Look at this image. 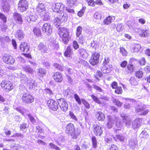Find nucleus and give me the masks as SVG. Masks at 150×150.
Returning a JSON list of instances; mask_svg holds the SVG:
<instances>
[{
	"label": "nucleus",
	"mask_w": 150,
	"mask_h": 150,
	"mask_svg": "<svg viewBox=\"0 0 150 150\" xmlns=\"http://www.w3.org/2000/svg\"><path fill=\"white\" fill-rule=\"evenodd\" d=\"M58 34L63 42L65 44H67L71 38L68 30L65 28H60Z\"/></svg>",
	"instance_id": "f257e3e1"
},
{
	"label": "nucleus",
	"mask_w": 150,
	"mask_h": 150,
	"mask_svg": "<svg viewBox=\"0 0 150 150\" xmlns=\"http://www.w3.org/2000/svg\"><path fill=\"white\" fill-rule=\"evenodd\" d=\"M66 133L71 136L73 139H76L80 134L79 130H77L75 132V129L74 125L71 123H69L67 126Z\"/></svg>",
	"instance_id": "f03ea898"
},
{
	"label": "nucleus",
	"mask_w": 150,
	"mask_h": 150,
	"mask_svg": "<svg viewBox=\"0 0 150 150\" xmlns=\"http://www.w3.org/2000/svg\"><path fill=\"white\" fill-rule=\"evenodd\" d=\"M68 16L67 14H58L54 18L53 21L55 25L59 26L62 23L67 21Z\"/></svg>",
	"instance_id": "7ed1b4c3"
},
{
	"label": "nucleus",
	"mask_w": 150,
	"mask_h": 150,
	"mask_svg": "<svg viewBox=\"0 0 150 150\" xmlns=\"http://www.w3.org/2000/svg\"><path fill=\"white\" fill-rule=\"evenodd\" d=\"M14 108L24 115L25 117H28L33 123L34 124L35 123V119L29 114L28 110L25 109L22 107H17L14 106Z\"/></svg>",
	"instance_id": "20e7f679"
},
{
	"label": "nucleus",
	"mask_w": 150,
	"mask_h": 150,
	"mask_svg": "<svg viewBox=\"0 0 150 150\" xmlns=\"http://www.w3.org/2000/svg\"><path fill=\"white\" fill-rule=\"evenodd\" d=\"M0 85L2 89L6 92L11 91L13 88L12 83L6 80L2 81L0 83Z\"/></svg>",
	"instance_id": "39448f33"
},
{
	"label": "nucleus",
	"mask_w": 150,
	"mask_h": 150,
	"mask_svg": "<svg viewBox=\"0 0 150 150\" xmlns=\"http://www.w3.org/2000/svg\"><path fill=\"white\" fill-rule=\"evenodd\" d=\"M28 8V2L25 0H20L18 4V9L21 12L26 11Z\"/></svg>",
	"instance_id": "423d86ee"
},
{
	"label": "nucleus",
	"mask_w": 150,
	"mask_h": 150,
	"mask_svg": "<svg viewBox=\"0 0 150 150\" xmlns=\"http://www.w3.org/2000/svg\"><path fill=\"white\" fill-rule=\"evenodd\" d=\"M100 56L98 52H95L93 54L89 61L90 64L93 66L97 65L98 63Z\"/></svg>",
	"instance_id": "0eeeda50"
},
{
	"label": "nucleus",
	"mask_w": 150,
	"mask_h": 150,
	"mask_svg": "<svg viewBox=\"0 0 150 150\" xmlns=\"http://www.w3.org/2000/svg\"><path fill=\"white\" fill-rule=\"evenodd\" d=\"M3 61L6 64L12 65L15 62L14 58L9 54H5L2 58Z\"/></svg>",
	"instance_id": "6e6552de"
},
{
	"label": "nucleus",
	"mask_w": 150,
	"mask_h": 150,
	"mask_svg": "<svg viewBox=\"0 0 150 150\" xmlns=\"http://www.w3.org/2000/svg\"><path fill=\"white\" fill-rule=\"evenodd\" d=\"M65 8L64 4L61 3H55L52 7L54 12L58 13L59 11H63Z\"/></svg>",
	"instance_id": "1a4fd4ad"
},
{
	"label": "nucleus",
	"mask_w": 150,
	"mask_h": 150,
	"mask_svg": "<svg viewBox=\"0 0 150 150\" xmlns=\"http://www.w3.org/2000/svg\"><path fill=\"white\" fill-rule=\"evenodd\" d=\"M58 103L62 111L66 112L68 109V105L67 102L63 98L57 100Z\"/></svg>",
	"instance_id": "9d476101"
},
{
	"label": "nucleus",
	"mask_w": 150,
	"mask_h": 150,
	"mask_svg": "<svg viewBox=\"0 0 150 150\" xmlns=\"http://www.w3.org/2000/svg\"><path fill=\"white\" fill-rule=\"evenodd\" d=\"M47 104L50 108L53 110H57L58 108L57 103L53 100L50 99L48 100Z\"/></svg>",
	"instance_id": "9b49d317"
},
{
	"label": "nucleus",
	"mask_w": 150,
	"mask_h": 150,
	"mask_svg": "<svg viewBox=\"0 0 150 150\" xmlns=\"http://www.w3.org/2000/svg\"><path fill=\"white\" fill-rule=\"evenodd\" d=\"M136 111L139 114L142 115H146L149 112V110L145 109V107L144 105H141L139 106L137 108Z\"/></svg>",
	"instance_id": "f8f14e48"
},
{
	"label": "nucleus",
	"mask_w": 150,
	"mask_h": 150,
	"mask_svg": "<svg viewBox=\"0 0 150 150\" xmlns=\"http://www.w3.org/2000/svg\"><path fill=\"white\" fill-rule=\"evenodd\" d=\"M52 27L49 23L44 24L42 27L43 32L47 35H49L52 32Z\"/></svg>",
	"instance_id": "ddd939ff"
},
{
	"label": "nucleus",
	"mask_w": 150,
	"mask_h": 150,
	"mask_svg": "<svg viewBox=\"0 0 150 150\" xmlns=\"http://www.w3.org/2000/svg\"><path fill=\"white\" fill-rule=\"evenodd\" d=\"M121 117L122 118V120L127 126L129 127L131 124V120L128 115L125 113L120 114Z\"/></svg>",
	"instance_id": "4468645a"
},
{
	"label": "nucleus",
	"mask_w": 150,
	"mask_h": 150,
	"mask_svg": "<svg viewBox=\"0 0 150 150\" xmlns=\"http://www.w3.org/2000/svg\"><path fill=\"white\" fill-rule=\"evenodd\" d=\"M22 99L24 102L27 103H30L34 101V98L33 96L27 93L24 94L23 96Z\"/></svg>",
	"instance_id": "2eb2a0df"
},
{
	"label": "nucleus",
	"mask_w": 150,
	"mask_h": 150,
	"mask_svg": "<svg viewBox=\"0 0 150 150\" xmlns=\"http://www.w3.org/2000/svg\"><path fill=\"white\" fill-rule=\"evenodd\" d=\"M142 122V119L137 118L134 120L132 122V127L134 129L139 128L141 126Z\"/></svg>",
	"instance_id": "dca6fc26"
},
{
	"label": "nucleus",
	"mask_w": 150,
	"mask_h": 150,
	"mask_svg": "<svg viewBox=\"0 0 150 150\" xmlns=\"http://www.w3.org/2000/svg\"><path fill=\"white\" fill-rule=\"evenodd\" d=\"M53 78L56 82H62L63 80L62 74L58 72H55L52 76Z\"/></svg>",
	"instance_id": "f3484780"
},
{
	"label": "nucleus",
	"mask_w": 150,
	"mask_h": 150,
	"mask_svg": "<svg viewBox=\"0 0 150 150\" xmlns=\"http://www.w3.org/2000/svg\"><path fill=\"white\" fill-rule=\"evenodd\" d=\"M93 132L96 135H101L103 133L102 129L101 127L98 125H93Z\"/></svg>",
	"instance_id": "a211bd4d"
},
{
	"label": "nucleus",
	"mask_w": 150,
	"mask_h": 150,
	"mask_svg": "<svg viewBox=\"0 0 150 150\" xmlns=\"http://www.w3.org/2000/svg\"><path fill=\"white\" fill-rule=\"evenodd\" d=\"M14 35L16 38L19 40H22L25 36L23 31L21 29L18 30L15 33Z\"/></svg>",
	"instance_id": "6ab92c4d"
},
{
	"label": "nucleus",
	"mask_w": 150,
	"mask_h": 150,
	"mask_svg": "<svg viewBox=\"0 0 150 150\" xmlns=\"http://www.w3.org/2000/svg\"><path fill=\"white\" fill-rule=\"evenodd\" d=\"M28 87L30 89H35L36 87V84L35 83L34 81L31 79H29L27 83H26Z\"/></svg>",
	"instance_id": "aec40b11"
},
{
	"label": "nucleus",
	"mask_w": 150,
	"mask_h": 150,
	"mask_svg": "<svg viewBox=\"0 0 150 150\" xmlns=\"http://www.w3.org/2000/svg\"><path fill=\"white\" fill-rule=\"evenodd\" d=\"M112 69V65L108 64L106 66L104 65L101 68V71L104 74L110 72Z\"/></svg>",
	"instance_id": "412c9836"
},
{
	"label": "nucleus",
	"mask_w": 150,
	"mask_h": 150,
	"mask_svg": "<svg viewBox=\"0 0 150 150\" xmlns=\"http://www.w3.org/2000/svg\"><path fill=\"white\" fill-rule=\"evenodd\" d=\"M20 50L22 52H27L29 50V47L27 43L22 42L20 45Z\"/></svg>",
	"instance_id": "4be33fe9"
},
{
	"label": "nucleus",
	"mask_w": 150,
	"mask_h": 150,
	"mask_svg": "<svg viewBox=\"0 0 150 150\" xmlns=\"http://www.w3.org/2000/svg\"><path fill=\"white\" fill-rule=\"evenodd\" d=\"M37 11L40 15L41 13H44L46 11L44 5L42 3H39L36 8Z\"/></svg>",
	"instance_id": "5701e85b"
},
{
	"label": "nucleus",
	"mask_w": 150,
	"mask_h": 150,
	"mask_svg": "<svg viewBox=\"0 0 150 150\" xmlns=\"http://www.w3.org/2000/svg\"><path fill=\"white\" fill-rule=\"evenodd\" d=\"M38 50L43 53H47L48 50L47 47L44 43L40 42L38 46Z\"/></svg>",
	"instance_id": "b1692460"
},
{
	"label": "nucleus",
	"mask_w": 150,
	"mask_h": 150,
	"mask_svg": "<svg viewBox=\"0 0 150 150\" xmlns=\"http://www.w3.org/2000/svg\"><path fill=\"white\" fill-rule=\"evenodd\" d=\"M73 54L72 49L71 48L70 46H68L65 51L64 55L65 57L67 58L71 57Z\"/></svg>",
	"instance_id": "393cba45"
},
{
	"label": "nucleus",
	"mask_w": 150,
	"mask_h": 150,
	"mask_svg": "<svg viewBox=\"0 0 150 150\" xmlns=\"http://www.w3.org/2000/svg\"><path fill=\"white\" fill-rule=\"evenodd\" d=\"M14 19L17 23L21 24L23 23V20L21 15L18 13L15 12L13 14Z\"/></svg>",
	"instance_id": "a878e982"
},
{
	"label": "nucleus",
	"mask_w": 150,
	"mask_h": 150,
	"mask_svg": "<svg viewBox=\"0 0 150 150\" xmlns=\"http://www.w3.org/2000/svg\"><path fill=\"white\" fill-rule=\"evenodd\" d=\"M80 56L84 59H86L89 56L86 50L83 49H79L78 50Z\"/></svg>",
	"instance_id": "bb28decb"
},
{
	"label": "nucleus",
	"mask_w": 150,
	"mask_h": 150,
	"mask_svg": "<svg viewBox=\"0 0 150 150\" xmlns=\"http://www.w3.org/2000/svg\"><path fill=\"white\" fill-rule=\"evenodd\" d=\"M107 118L108 119V121L106 126L108 128L110 129L112 127V125L114 123V120L110 115L108 116Z\"/></svg>",
	"instance_id": "cd10ccee"
},
{
	"label": "nucleus",
	"mask_w": 150,
	"mask_h": 150,
	"mask_svg": "<svg viewBox=\"0 0 150 150\" xmlns=\"http://www.w3.org/2000/svg\"><path fill=\"white\" fill-rule=\"evenodd\" d=\"M19 77L21 78V82L22 84L24 85L27 83L28 78L27 77L25 74H24L22 73H20L19 74Z\"/></svg>",
	"instance_id": "c85d7f7f"
},
{
	"label": "nucleus",
	"mask_w": 150,
	"mask_h": 150,
	"mask_svg": "<svg viewBox=\"0 0 150 150\" xmlns=\"http://www.w3.org/2000/svg\"><path fill=\"white\" fill-rule=\"evenodd\" d=\"M148 29V27H145L144 28H143L141 29L139 31L140 36L143 37H146L149 32Z\"/></svg>",
	"instance_id": "c756f323"
},
{
	"label": "nucleus",
	"mask_w": 150,
	"mask_h": 150,
	"mask_svg": "<svg viewBox=\"0 0 150 150\" xmlns=\"http://www.w3.org/2000/svg\"><path fill=\"white\" fill-rule=\"evenodd\" d=\"M23 68L26 72L29 74H33L34 71L33 69L29 65L23 66Z\"/></svg>",
	"instance_id": "7c9ffc66"
},
{
	"label": "nucleus",
	"mask_w": 150,
	"mask_h": 150,
	"mask_svg": "<svg viewBox=\"0 0 150 150\" xmlns=\"http://www.w3.org/2000/svg\"><path fill=\"white\" fill-rule=\"evenodd\" d=\"M82 30V27L79 26L77 28L76 32V35L77 37H79V40L80 42L82 41L83 39V37L82 36H80V35L81 34Z\"/></svg>",
	"instance_id": "2f4dec72"
},
{
	"label": "nucleus",
	"mask_w": 150,
	"mask_h": 150,
	"mask_svg": "<svg viewBox=\"0 0 150 150\" xmlns=\"http://www.w3.org/2000/svg\"><path fill=\"white\" fill-rule=\"evenodd\" d=\"M40 15L42 19L44 21H47L50 19V17L49 15V13L48 12H47L46 11L44 12V13H41Z\"/></svg>",
	"instance_id": "473e14b6"
},
{
	"label": "nucleus",
	"mask_w": 150,
	"mask_h": 150,
	"mask_svg": "<svg viewBox=\"0 0 150 150\" xmlns=\"http://www.w3.org/2000/svg\"><path fill=\"white\" fill-rule=\"evenodd\" d=\"M1 6L4 12H7L9 11L10 9V6L7 1L4 2L1 5Z\"/></svg>",
	"instance_id": "72a5a7b5"
},
{
	"label": "nucleus",
	"mask_w": 150,
	"mask_h": 150,
	"mask_svg": "<svg viewBox=\"0 0 150 150\" xmlns=\"http://www.w3.org/2000/svg\"><path fill=\"white\" fill-rule=\"evenodd\" d=\"M96 116L97 119L99 121H103L105 118L104 114L100 111L97 112Z\"/></svg>",
	"instance_id": "f704fd0d"
},
{
	"label": "nucleus",
	"mask_w": 150,
	"mask_h": 150,
	"mask_svg": "<svg viewBox=\"0 0 150 150\" xmlns=\"http://www.w3.org/2000/svg\"><path fill=\"white\" fill-rule=\"evenodd\" d=\"M34 34L37 37H40L41 35L40 29L39 27H35L33 30Z\"/></svg>",
	"instance_id": "c9c22d12"
},
{
	"label": "nucleus",
	"mask_w": 150,
	"mask_h": 150,
	"mask_svg": "<svg viewBox=\"0 0 150 150\" xmlns=\"http://www.w3.org/2000/svg\"><path fill=\"white\" fill-rule=\"evenodd\" d=\"M103 15V13L101 11H97L96 12L94 15V18L97 20H100L101 18Z\"/></svg>",
	"instance_id": "e433bc0d"
},
{
	"label": "nucleus",
	"mask_w": 150,
	"mask_h": 150,
	"mask_svg": "<svg viewBox=\"0 0 150 150\" xmlns=\"http://www.w3.org/2000/svg\"><path fill=\"white\" fill-rule=\"evenodd\" d=\"M46 74L45 70L43 68H40L37 70V74L40 77H42Z\"/></svg>",
	"instance_id": "4c0bfd02"
},
{
	"label": "nucleus",
	"mask_w": 150,
	"mask_h": 150,
	"mask_svg": "<svg viewBox=\"0 0 150 150\" xmlns=\"http://www.w3.org/2000/svg\"><path fill=\"white\" fill-rule=\"evenodd\" d=\"M44 91L46 94V96L49 98H51L52 97L53 95V93L52 90L50 89L47 88L44 90Z\"/></svg>",
	"instance_id": "58836bf2"
},
{
	"label": "nucleus",
	"mask_w": 150,
	"mask_h": 150,
	"mask_svg": "<svg viewBox=\"0 0 150 150\" xmlns=\"http://www.w3.org/2000/svg\"><path fill=\"white\" fill-rule=\"evenodd\" d=\"M51 49L57 51L58 50L59 48V46L58 43H57L54 41L51 42L50 45Z\"/></svg>",
	"instance_id": "ea45409f"
},
{
	"label": "nucleus",
	"mask_w": 150,
	"mask_h": 150,
	"mask_svg": "<svg viewBox=\"0 0 150 150\" xmlns=\"http://www.w3.org/2000/svg\"><path fill=\"white\" fill-rule=\"evenodd\" d=\"M112 19V17L109 16L104 20L103 23L105 24L108 25L111 23Z\"/></svg>",
	"instance_id": "a19ab883"
},
{
	"label": "nucleus",
	"mask_w": 150,
	"mask_h": 150,
	"mask_svg": "<svg viewBox=\"0 0 150 150\" xmlns=\"http://www.w3.org/2000/svg\"><path fill=\"white\" fill-rule=\"evenodd\" d=\"M0 40L2 43H4L5 42H9L10 40L9 37L7 36H0Z\"/></svg>",
	"instance_id": "79ce46f5"
},
{
	"label": "nucleus",
	"mask_w": 150,
	"mask_h": 150,
	"mask_svg": "<svg viewBox=\"0 0 150 150\" xmlns=\"http://www.w3.org/2000/svg\"><path fill=\"white\" fill-rule=\"evenodd\" d=\"M91 97L94 101L98 104H102L103 103V102L102 100H100L98 98H97L94 95H91Z\"/></svg>",
	"instance_id": "37998d69"
},
{
	"label": "nucleus",
	"mask_w": 150,
	"mask_h": 150,
	"mask_svg": "<svg viewBox=\"0 0 150 150\" xmlns=\"http://www.w3.org/2000/svg\"><path fill=\"white\" fill-rule=\"evenodd\" d=\"M64 141V139L63 136H61L59 137L57 139L55 140V142L59 145H61L60 142L63 143Z\"/></svg>",
	"instance_id": "c03bdc74"
},
{
	"label": "nucleus",
	"mask_w": 150,
	"mask_h": 150,
	"mask_svg": "<svg viewBox=\"0 0 150 150\" xmlns=\"http://www.w3.org/2000/svg\"><path fill=\"white\" fill-rule=\"evenodd\" d=\"M143 73L142 71L141 70L137 71L135 73L136 76L138 78H141L143 76Z\"/></svg>",
	"instance_id": "a18cd8bd"
},
{
	"label": "nucleus",
	"mask_w": 150,
	"mask_h": 150,
	"mask_svg": "<svg viewBox=\"0 0 150 150\" xmlns=\"http://www.w3.org/2000/svg\"><path fill=\"white\" fill-rule=\"evenodd\" d=\"M49 145L50 146V148L51 149H54L56 150H61L59 147L52 143H49Z\"/></svg>",
	"instance_id": "49530a36"
},
{
	"label": "nucleus",
	"mask_w": 150,
	"mask_h": 150,
	"mask_svg": "<svg viewBox=\"0 0 150 150\" xmlns=\"http://www.w3.org/2000/svg\"><path fill=\"white\" fill-rule=\"evenodd\" d=\"M53 66L56 68L60 71H63L64 70V67L61 65H59L57 63H54L53 64Z\"/></svg>",
	"instance_id": "de8ad7c7"
},
{
	"label": "nucleus",
	"mask_w": 150,
	"mask_h": 150,
	"mask_svg": "<svg viewBox=\"0 0 150 150\" xmlns=\"http://www.w3.org/2000/svg\"><path fill=\"white\" fill-rule=\"evenodd\" d=\"M81 101L86 108L87 109H89L90 108V106L89 103L85 99H81Z\"/></svg>",
	"instance_id": "09e8293b"
},
{
	"label": "nucleus",
	"mask_w": 150,
	"mask_h": 150,
	"mask_svg": "<svg viewBox=\"0 0 150 150\" xmlns=\"http://www.w3.org/2000/svg\"><path fill=\"white\" fill-rule=\"evenodd\" d=\"M115 138L116 139V138L119 140L120 141L123 142L125 138V137L121 135L120 134H117L116 135L115 137Z\"/></svg>",
	"instance_id": "8fccbe9b"
},
{
	"label": "nucleus",
	"mask_w": 150,
	"mask_h": 150,
	"mask_svg": "<svg viewBox=\"0 0 150 150\" xmlns=\"http://www.w3.org/2000/svg\"><path fill=\"white\" fill-rule=\"evenodd\" d=\"M137 63V61L135 58H132L130 59L129 64H132V65H134V66L135 67Z\"/></svg>",
	"instance_id": "3c124183"
},
{
	"label": "nucleus",
	"mask_w": 150,
	"mask_h": 150,
	"mask_svg": "<svg viewBox=\"0 0 150 150\" xmlns=\"http://www.w3.org/2000/svg\"><path fill=\"white\" fill-rule=\"evenodd\" d=\"M129 81L131 84L133 86L136 85L137 84V82L135 79L133 77H131L129 79Z\"/></svg>",
	"instance_id": "603ef678"
},
{
	"label": "nucleus",
	"mask_w": 150,
	"mask_h": 150,
	"mask_svg": "<svg viewBox=\"0 0 150 150\" xmlns=\"http://www.w3.org/2000/svg\"><path fill=\"white\" fill-rule=\"evenodd\" d=\"M112 102L114 103L118 107L121 106L122 104V103L120 102L119 100L116 99H113Z\"/></svg>",
	"instance_id": "864d4df0"
},
{
	"label": "nucleus",
	"mask_w": 150,
	"mask_h": 150,
	"mask_svg": "<svg viewBox=\"0 0 150 150\" xmlns=\"http://www.w3.org/2000/svg\"><path fill=\"white\" fill-rule=\"evenodd\" d=\"M74 97L76 101L78 103V104L80 105L81 104V99H80L79 96L76 94L74 95Z\"/></svg>",
	"instance_id": "5fc2aeb1"
},
{
	"label": "nucleus",
	"mask_w": 150,
	"mask_h": 150,
	"mask_svg": "<svg viewBox=\"0 0 150 150\" xmlns=\"http://www.w3.org/2000/svg\"><path fill=\"white\" fill-rule=\"evenodd\" d=\"M92 141L93 143V146L94 148H96L97 147V141L96 138L94 137H92Z\"/></svg>",
	"instance_id": "6e6d98bb"
},
{
	"label": "nucleus",
	"mask_w": 150,
	"mask_h": 150,
	"mask_svg": "<svg viewBox=\"0 0 150 150\" xmlns=\"http://www.w3.org/2000/svg\"><path fill=\"white\" fill-rule=\"evenodd\" d=\"M123 29V27L122 24L121 23L118 24L117 25L116 29L118 32L122 31Z\"/></svg>",
	"instance_id": "4d7b16f0"
},
{
	"label": "nucleus",
	"mask_w": 150,
	"mask_h": 150,
	"mask_svg": "<svg viewBox=\"0 0 150 150\" xmlns=\"http://www.w3.org/2000/svg\"><path fill=\"white\" fill-rule=\"evenodd\" d=\"M122 92V88L121 87H118L116 88L115 93L118 94H121Z\"/></svg>",
	"instance_id": "13d9d810"
},
{
	"label": "nucleus",
	"mask_w": 150,
	"mask_h": 150,
	"mask_svg": "<svg viewBox=\"0 0 150 150\" xmlns=\"http://www.w3.org/2000/svg\"><path fill=\"white\" fill-rule=\"evenodd\" d=\"M135 68V67L134 66V65H132V64H129L127 66L128 69L131 73L133 72Z\"/></svg>",
	"instance_id": "bf43d9fd"
},
{
	"label": "nucleus",
	"mask_w": 150,
	"mask_h": 150,
	"mask_svg": "<svg viewBox=\"0 0 150 150\" xmlns=\"http://www.w3.org/2000/svg\"><path fill=\"white\" fill-rule=\"evenodd\" d=\"M141 48V46L139 44H135L134 49V51L137 52Z\"/></svg>",
	"instance_id": "052dcab7"
},
{
	"label": "nucleus",
	"mask_w": 150,
	"mask_h": 150,
	"mask_svg": "<svg viewBox=\"0 0 150 150\" xmlns=\"http://www.w3.org/2000/svg\"><path fill=\"white\" fill-rule=\"evenodd\" d=\"M136 144V142L133 139L129 141V145L132 147V149L135 147Z\"/></svg>",
	"instance_id": "680f3d73"
},
{
	"label": "nucleus",
	"mask_w": 150,
	"mask_h": 150,
	"mask_svg": "<svg viewBox=\"0 0 150 150\" xmlns=\"http://www.w3.org/2000/svg\"><path fill=\"white\" fill-rule=\"evenodd\" d=\"M0 18L3 21L4 23H6V17L5 15L0 13Z\"/></svg>",
	"instance_id": "e2e57ef3"
},
{
	"label": "nucleus",
	"mask_w": 150,
	"mask_h": 150,
	"mask_svg": "<svg viewBox=\"0 0 150 150\" xmlns=\"http://www.w3.org/2000/svg\"><path fill=\"white\" fill-rule=\"evenodd\" d=\"M66 10L68 12L71 13V14H74V9L71 8L70 7H66Z\"/></svg>",
	"instance_id": "0e129e2a"
},
{
	"label": "nucleus",
	"mask_w": 150,
	"mask_h": 150,
	"mask_svg": "<svg viewBox=\"0 0 150 150\" xmlns=\"http://www.w3.org/2000/svg\"><path fill=\"white\" fill-rule=\"evenodd\" d=\"M88 3V5L92 6H95L94 2L93 0H85Z\"/></svg>",
	"instance_id": "69168bd1"
},
{
	"label": "nucleus",
	"mask_w": 150,
	"mask_h": 150,
	"mask_svg": "<svg viewBox=\"0 0 150 150\" xmlns=\"http://www.w3.org/2000/svg\"><path fill=\"white\" fill-rule=\"evenodd\" d=\"M36 129L37 132H39L40 133H42L43 132V128L41 127H40L39 125H38L36 126Z\"/></svg>",
	"instance_id": "338daca9"
},
{
	"label": "nucleus",
	"mask_w": 150,
	"mask_h": 150,
	"mask_svg": "<svg viewBox=\"0 0 150 150\" xmlns=\"http://www.w3.org/2000/svg\"><path fill=\"white\" fill-rule=\"evenodd\" d=\"M93 88L94 89L98 91L99 92H102V89L99 86L95 85H93Z\"/></svg>",
	"instance_id": "774afa93"
}]
</instances>
